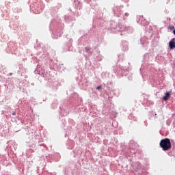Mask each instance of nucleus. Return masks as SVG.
Returning <instances> with one entry per match:
<instances>
[{
  "mask_svg": "<svg viewBox=\"0 0 175 175\" xmlns=\"http://www.w3.org/2000/svg\"><path fill=\"white\" fill-rule=\"evenodd\" d=\"M159 146L162 148L163 151H168L172 148V142H170V139L165 138L161 140Z\"/></svg>",
  "mask_w": 175,
  "mask_h": 175,
  "instance_id": "f257e3e1",
  "label": "nucleus"
},
{
  "mask_svg": "<svg viewBox=\"0 0 175 175\" xmlns=\"http://www.w3.org/2000/svg\"><path fill=\"white\" fill-rule=\"evenodd\" d=\"M170 95H172L171 92H166L163 97V100H168L170 98Z\"/></svg>",
  "mask_w": 175,
  "mask_h": 175,
  "instance_id": "f03ea898",
  "label": "nucleus"
},
{
  "mask_svg": "<svg viewBox=\"0 0 175 175\" xmlns=\"http://www.w3.org/2000/svg\"><path fill=\"white\" fill-rule=\"evenodd\" d=\"M169 47L171 49V50H173V49H175V38L172 39L169 42Z\"/></svg>",
  "mask_w": 175,
  "mask_h": 175,
  "instance_id": "7ed1b4c3",
  "label": "nucleus"
},
{
  "mask_svg": "<svg viewBox=\"0 0 175 175\" xmlns=\"http://www.w3.org/2000/svg\"><path fill=\"white\" fill-rule=\"evenodd\" d=\"M168 29H170V31H173V29H174V26L173 25H170L168 27Z\"/></svg>",
  "mask_w": 175,
  "mask_h": 175,
  "instance_id": "20e7f679",
  "label": "nucleus"
},
{
  "mask_svg": "<svg viewBox=\"0 0 175 175\" xmlns=\"http://www.w3.org/2000/svg\"><path fill=\"white\" fill-rule=\"evenodd\" d=\"M100 88H102V86H100V85L96 87V90H100Z\"/></svg>",
  "mask_w": 175,
  "mask_h": 175,
  "instance_id": "39448f33",
  "label": "nucleus"
},
{
  "mask_svg": "<svg viewBox=\"0 0 175 175\" xmlns=\"http://www.w3.org/2000/svg\"><path fill=\"white\" fill-rule=\"evenodd\" d=\"M89 50H90V49H88V48H85V51H86L87 53H88Z\"/></svg>",
  "mask_w": 175,
  "mask_h": 175,
  "instance_id": "423d86ee",
  "label": "nucleus"
},
{
  "mask_svg": "<svg viewBox=\"0 0 175 175\" xmlns=\"http://www.w3.org/2000/svg\"><path fill=\"white\" fill-rule=\"evenodd\" d=\"M12 116H16V112H13Z\"/></svg>",
  "mask_w": 175,
  "mask_h": 175,
  "instance_id": "0eeeda50",
  "label": "nucleus"
},
{
  "mask_svg": "<svg viewBox=\"0 0 175 175\" xmlns=\"http://www.w3.org/2000/svg\"><path fill=\"white\" fill-rule=\"evenodd\" d=\"M173 33H174V35H175V29H174Z\"/></svg>",
  "mask_w": 175,
  "mask_h": 175,
  "instance_id": "6e6552de",
  "label": "nucleus"
}]
</instances>
